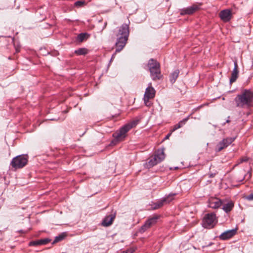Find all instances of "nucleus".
<instances>
[{
	"label": "nucleus",
	"instance_id": "nucleus-29",
	"mask_svg": "<svg viewBox=\"0 0 253 253\" xmlns=\"http://www.w3.org/2000/svg\"><path fill=\"white\" fill-rule=\"evenodd\" d=\"M179 128H180V125L177 124L173 126V128L171 130V131H174Z\"/></svg>",
	"mask_w": 253,
	"mask_h": 253
},
{
	"label": "nucleus",
	"instance_id": "nucleus-24",
	"mask_svg": "<svg viewBox=\"0 0 253 253\" xmlns=\"http://www.w3.org/2000/svg\"><path fill=\"white\" fill-rule=\"evenodd\" d=\"M85 2L84 1L79 0L75 2L74 5L75 6L77 7H81L84 6L85 5Z\"/></svg>",
	"mask_w": 253,
	"mask_h": 253
},
{
	"label": "nucleus",
	"instance_id": "nucleus-35",
	"mask_svg": "<svg viewBox=\"0 0 253 253\" xmlns=\"http://www.w3.org/2000/svg\"><path fill=\"white\" fill-rule=\"evenodd\" d=\"M229 118H230V117H228V119H229ZM230 122V121L229 120V119H228V120H227L226 122V123H229Z\"/></svg>",
	"mask_w": 253,
	"mask_h": 253
},
{
	"label": "nucleus",
	"instance_id": "nucleus-8",
	"mask_svg": "<svg viewBox=\"0 0 253 253\" xmlns=\"http://www.w3.org/2000/svg\"><path fill=\"white\" fill-rule=\"evenodd\" d=\"M156 91L155 89L152 86L151 83L149 84L148 87L146 88L145 92L144 95V102L147 106H150L151 103L149 99L153 98L155 95Z\"/></svg>",
	"mask_w": 253,
	"mask_h": 253
},
{
	"label": "nucleus",
	"instance_id": "nucleus-17",
	"mask_svg": "<svg viewBox=\"0 0 253 253\" xmlns=\"http://www.w3.org/2000/svg\"><path fill=\"white\" fill-rule=\"evenodd\" d=\"M179 74V70H175L171 73L169 76V81L171 84H173L176 81Z\"/></svg>",
	"mask_w": 253,
	"mask_h": 253
},
{
	"label": "nucleus",
	"instance_id": "nucleus-28",
	"mask_svg": "<svg viewBox=\"0 0 253 253\" xmlns=\"http://www.w3.org/2000/svg\"><path fill=\"white\" fill-rule=\"evenodd\" d=\"M49 242H50V240L47 238L40 240V242L41 245H46L47 243H48Z\"/></svg>",
	"mask_w": 253,
	"mask_h": 253
},
{
	"label": "nucleus",
	"instance_id": "nucleus-7",
	"mask_svg": "<svg viewBox=\"0 0 253 253\" xmlns=\"http://www.w3.org/2000/svg\"><path fill=\"white\" fill-rule=\"evenodd\" d=\"M165 155L164 149H159L154 155V157L150 160L149 164L150 166L153 167L156 165L158 163L161 162L164 160Z\"/></svg>",
	"mask_w": 253,
	"mask_h": 253
},
{
	"label": "nucleus",
	"instance_id": "nucleus-27",
	"mask_svg": "<svg viewBox=\"0 0 253 253\" xmlns=\"http://www.w3.org/2000/svg\"><path fill=\"white\" fill-rule=\"evenodd\" d=\"M29 245L30 246H37L41 245V244L40 242V240L31 241L29 243Z\"/></svg>",
	"mask_w": 253,
	"mask_h": 253
},
{
	"label": "nucleus",
	"instance_id": "nucleus-31",
	"mask_svg": "<svg viewBox=\"0 0 253 253\" xmlns=\"http://www.w3.org/2000/svg\"><path fill=\"white\" fill-rule=\"evenodd\" d=\"M248 161V158L247 157H244L239 160V163H242L244 162H247Z\"/></svg>",
	"mask_w": 253,
	"mask_h": 253
},
{
	"label": "nucleus",
	"instance_id": "nucleus-1",
	"mask_svg": "<svg viewBox=\"0 0 253 253\" xmlns=\"http://www.w3.org/2000/svg\"><path fill=\"white\" fill-rule=\"evenodd\" d=\"M234 101L237 107L249 109L253 107V91L243 89L235 97Z\"/></svg>",
	"mask_w": 253,
	"mask_h": 253
},
{
	"label": "nucleus",
	"instance_id": "nucleus-13",
	"mask_svg": "<svg viewBox=\"0 0 253 253\" xmlns=\"http://www.w3.org/2000/svg\"><path fill=\"white\" fill-rule=\"evenodd\" d=\"M237 229L238 228H236L231 230H227L222 233L219 236V238L220 240H228L236 234Z\"/></svg>",
	"mask_w": 253,
	"mask_h": 253
},
{
	"label": "nucleus",
	"instance_id": "nucleus-21",
	"mask_svg": "<svg viewBox=\"0 0 253 253\" xmlns=\"http://www.w3.org/2000/svg\"><path fill=\"white\" fill-rule=\"evenodd\" d=\"M235 139V137H228L223 139L222 141L224 144L225 146L227 147L230 144H231Z\"/></svg>",
	"mask_w": 253,
	"mask_h": 253
},
{
	"label": "nucleus",
	"instance_id": "nucleus-20",
	"mask_svg": "<svg viewBox=\"0 0 253 253\" xmlns=\"http://www.w3.org/2000/svg\"><path fill=\"white\" fill-rule=\"evenodd\" d=\"M150 227L151 226L149 224L145 221V223L139 228L138 232L139 233L142 234Z\"/></svg>",
	"mask_w": 253,
	"mask_h": 253
},
{
	"label": "nucleus",
	"instance_id": "nucleus-26",
	"mask_svg": "<svg viewBox=\"0 0 253 253\" xmlns=\"http://www.w3.org/2000/svg\"><path fill=\"white\" fill-rule=\"evenodd\" d=\"M189 116L187 117L186 118H184V119H183L182 120L180 121L178 123V124L180 125V127H181L182 126H183L188 121V120H189Z\"/></svg>",
	"mask_w": 253,
	"mask_h": 253
},
{
	"label": "nucleus",
	"instance_id": "nucleus-15",
	"mask_svg": "<svg viewBox=\"0 0 253 253\" xmlns=\"http://www.w3.org/2000/svg\"><path fill=\"white\" fill-rule=\"evenodd\" d=\"M200 8V6L197 4H193L191 6L188 7L181 10L180 14L183 15L185 14L190 15L194 13Z\"/></svg>",
	"mask_w": 253,
	"mask_h": 253
},
{
	"label": "nucleus",
	"instance_id": "nucleus-37",
	"mask_svg": "<svg viewBox=\"0 0 253 253\" xmlns=\"http://www.w3.org/2000/svg\"><path fill=\"white\" fill-rule=\"evenodd\" d=\"M244 179H245V176H244V177L243 178V179L241 180V181L243 180Z\"/></svg>",
	"mask_w": 253,
	"mask_h": 253
},
{
	"label": "nucleus",
	"instance_id": "nucleus-22",
	"mask_svg": "<svg viewBox=\"0 0 253 253\" xmlns=\"http://www.w3.org/2000/svg\"><path fill=\"white\" fill-rule=\"evenodd\" d=\"M87 52L88 50L85 48H80L75 51V53L78 55H85Z\"/></svg>",
	"mask_w": 253,
	"mask_h": 253
},
{
	"label": "nucleus",
	"instance_id": "nucleus-4",
	"mask_svg": "<svg viewBox=\"0 0 253 253\" xmlns=\"http://www.w3.org/2000/svg\"><path fill=\"white\" fill-rule=\"evenodd\" d=\"M147 67L150 72V75L153 80L157 81L161 77L160 65L156 60L152 58L148 62Z\"/></svg>",
	"mask_w": 253,
	"mask_h": 253
},
{
	"label": "nucleus",
	"instance_id": "nucleus-19",
	"mask_svg": "<svg viewBox=\"0 0 253 253\" xmlns=\"http://www.w3.org/2000/svg\"><path fill=\"white\" fill-rule=\"evenodd\" d=\"M89 35L86 33H82L79 34L77 36V40L80 42H82L85 39L88 38Z\"/></svg>",
	"mask_w": 253,
	"mask_h": 253
},
{
	"label": "nucleus",
	"instance_id": "nucleus-10",
	"mask_svg": "<svg viewBox=\"0 0 253 253\" xmlns=\"http://www.w3.org/2000/svg\"><path fill=\"white\" fill-rule=\"evenodd\" d=\"M116 211H112L109 215H106L102 220L101 225L104 227L111 225L116 217Z\"/></svg>",
	"mask_w": 253,
	"mask_h": 253
},
{
	"label": "nucleus",
	"instance_id": "nucleus-18",
	"mask_svg": "<svg viewBox=\"0 0 253 253\" xmlns=\"http://www.w3.org/2000/svg\"><path fill=\"white\" fill-rule=\"evenodd\" d=\"M159 217V215H154L152 217L149 218L146 221L151 227L152 225L155 224L157 222Z\"/></svg>",
	"mask_w": 253,
	"mask_h": 253
},
{
	"label": "nucleus",
	"instance_id": "nucleus-11",
	"mask_svg": "<svg viewBox=\"0 0 253 253\" xmlns=\"http://www.w3.org/2000/svg\"><path fill=\"white\" fill-rule=\"evenodd\" d=\"M224 201L216 197H211L208 200V206L212 209H217L219 208Z\"/></svg>",
	"mask_w": 253,
	"mask_h": 253
},
{
	"label": "nucleus",
	"instance_id": "nucleus-30",
	"mask_svg": "<svg viewBox=\"0 0 253 253\" xmlns=\"http://www.w3.org/2000/svg\"><path fill=\"white\" fill-rule=\"evenodd\" d=\"M246 198L249 201L253 200V193H251L249 195L247 196Z\"/></svg>",
	"mask_w": 253,
	"mask_h": 253
},
{
	"label": "nucleus",
	"instance_id": "nucleus-34",
	"mask_svg": "<svg viewBox=\"0 0 253 253\" xmlns=\"http://www.w3.org/2000/svg\"><path fill=\"white\" fill-rule=\"evenodd\" d=\"M214 175H215V174H212H212H211L210 175V177H214Z\"/></svg>",
	"mask_w": 253,
	"mask_h": 253
},
{
	"label": "nucleus",
	"instance_id": "nucleus-12",
	"mask_svg": "<svg viewBox=\"0 0 253 253\" xmlns=\"http://www.w3.org/2000/svg\"><path fill=\"white\" fill-rule=\"evenodd\" d=\"M220 18L224 22L230 21L232 17V13L230 9H226L221 10L219 13Z\"/></svg>",
	"mask_w": 253,
	"mask_h": 253
},
{
	"label": "nucleus",
	"instance_id": "nucleus-33",
	"mask_svg": "<svg viewBox=\"0 0 253 253\" xmlns=\"http://www.w3.org/2000/svg\"><path fill=\"white\" fill-rule=\"evenodd\" d=\"M171 132L170 133H169V134H168L165 137V139H168L169 137V136L171 135Z\"/></svg>",
	"mask_w": 253,
	"mask_h": 253
},
{
	"label": "nucleus",
	"instance_id": "nucleus-32",
	"mask_svg": "<svg viewBox=\"0 0 253 253\" xmlns=\"http://www.w3.org/2000/svg\"><path fill=\"white\" fill-rule=\"evenodd\" d=\"M134 250L131 249H127L126 251H124L122 253H133Z\"/></svg>",
	"mask_w": 253,
	"mask_h": 253
},
{
	"label": "nucleus",
	"instance_id": "nucleus-9",
	"mask_svg": "<svg viewBox=\"0 0 253 253\" xmlns=\"http://www.w3.org/2000/svg\"><path fill=\"white\" fill-rule=\"evenodd\" d=\"M175 195V194L169 195L167 197L163 198L159 201L154 203L153 204V209H158L162 207H163L165 204H169L173 200L172 196Z\"/></svg>",
	"mask_w": 253,
	"mask_h": 253
},
{
	"label": "nucleus",
	"instance_id": "nucleus-14",
	"mask_svg": "<svg viewBox=\"0 0 253 253\" xmlns=\"http://www.w3.org/2000/svg\"><path fill=\"white\" fill-rule=\"evenodd\" d=\"M224 201L223 204H222V210L226 212H230L234 207V203L231 200L227 199L222 200Z\"/></svg>",
	"mask_w": 253,
	"mask_h": 253
},
{
	"label": "nucleus",
	"instance_id": "nucleus-25",
	"mask_svg": "<svg viewBox=\"0 0 253 253\" xmlns=\"http://www.w3.org/2000/svg\"><path fill=\"white\" fill-rule=\"evenodd\" d=\"M65 235L63 234H60L58 236H56L54 239L53 243H57L62 241L65 237Z\"/></svg>",
	"mask_w": 253,
	"mask_h": 253
},
{
	"label": "nucleus",
	"instance_id": "nucleus-2",
	"mask_svg": "<svg viewBox=\"0 0 253 253\" xmlns=\"http://www.w3.org/2000/svg\"><path fill=\"white\" fill-rule=\"evenodd\" d=\"M129 24H123L118 29L116 36L117 37V41L115 43L116 52H120L125 46L128 40L129 35Z\"/></svg>",
	"mask_w": 253,
	"mask_h": 253
},
{
	"label": "nucleus",
	"instance_id": "nucleus-16",
	"mask_svg": "<svg viewBox=\"0 0 253 253\" xmlns=\"http://www.w3.org/2000/svg\"><path fill=\"white\" fill-rule=\"evenodd\" d=\"M234 67L231 74V77L230 79V83H233L236 81L238 77L239 71L238 70V66L237 61L234 63Z\"/></svg>",
	"mask_w": 253,
	"mask_h": 253
},
{
	"label": "nucleus",
	"instance_id": "nucleus-36",
	"mask_svg": "<svg viewBox=\"0 0 253 253\" xmlns=\"http://www.w3.org/2000/svg\"><path fill=\"white\" fill-rule=\"evenodd\" d=\"M212 244H213V243H210L209 244V246H211V245H212Z\"/></svg>",
	"mask_w": 253,
	"mask_h": 253
},
{
	"label": "nucleus",
	"instance_id": "nucleus-6",
	"mask_svg": "<svg viewBox=\"0 0 253 253\" xmlns=\"http://www.w3.org/2000/svg\"><path fill=\"white\" fill-rule=\"evenodd\" d=\"M216 216L214 213L206 214L202 221V225L204 228L211 229L216 224Z\"/></svg>",
	"mask_w": 253,
	"mask_h": 253
},
{
	"label": "nucleus",
	"instance_id": "nucleus-5",
	"mask_svg": "<svg viewBox=\"0 0 253 253\" xmlns=\"http://www.w3.org/2000/svg\"><path fill=\"white\" fill-rule=\"evenodd\" d=\"M28 156L27 155H21L12 159L10 166L15 169H19L25 167L28 162Z\"/></svg>",
	"mask_w": 253,
	"mask_h": 253
},
{
	"label": "nucleus",
	"instance_id": "nucleus-23",
	"mask_svg": "<svg viewBox=\"0 0 253 253\" xmlns=\"http://www.w3.org/2000/svg\"><path fill=\"white\" fill-rule=\"evenodd\" d=\"M226 147L224 145V144L223 143L222 141H221L220 142H219L217 145L216 146L215 150L216 152H219L222 150L224 148H226Z\"/></svg>",
	"mask_w": 253,
	"mask_h": 253
},
{
	"label": "nucleus",
	"instance_id": "nucleus-3",
	"mask_svg": "<svg viewBox=\"0 0 253 253\" xmlns=\"http://www.w3.org/2000/svg\"><path fill=\"white\" fill-rule=\"evenodd\" d=\"M140 119L135 118L129 123L123 126L119 130L114 132L113 136L117 141H121L126 137V133L132 128L135 127L140 122Z\"/></svg>",
	"mask_w": 253,
	"mask_h": 253
}]
</instances>
